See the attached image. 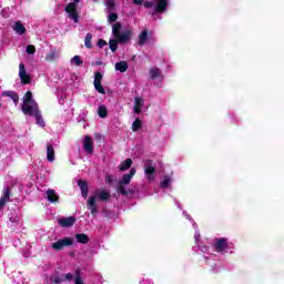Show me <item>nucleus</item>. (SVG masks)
I'll return each mask as SVG.
<instances>
[{"mask_svg":"<svg viewBox=\"0 0 284 284\" xmlns=\"http://www.w3.org/2000/svg\"><path fill=\"white\" fill-rule=\"evenodd\" d=\"M73 244H74V241L72 240V237H64L62 240H59L52 243L51 248L55 250V252H59L63 250V247H70V245H73Z\"/></svg>","mask_w":284,"mask_h":284,"instance_id":"nucleus-3","label":"nucleus"},{"mask_svg":"<svg viewBox=\"0 0 284 284\" xmlns=\"http://www.w3.org/2000/svg\"><path fill=\"white\" fill-rule=\"evenodd\" d=\"M37 103L34 99H32V91H27L23 97V104Z\"/></svg>","mask_w":284,"mask_h":284,"instance_id":"nucleus-26","label":"nucleus"},{"mask_svg":"<svg viewBox=\"0 0 284 284\" xmlns=\"http://www.w3.org/2000/svg\"><path fill=\"white\" fill-rule=\"evenodd\" d=\"M93 1H99V0H93Z\"/></svg>","mask_w":284,"mask_h":284,"instance_id":"nucleus-50","label":"nucleus"},{"mask_svg":"<svg viewBox=\"0 0 284 284\" xmlns=\"http://www.w3.org/2000/svg\"><path fill=\"white\" fill-rule=\"evenodd\" d=\"M77 223V217L69 216V217H60L58 220V224L60 227H72Z\"/></svg>","mask_w":284,"mask_h":284,"instance_id":"nucleus-10","label":"nucleus"},{"mask_svg":"<svg viewBox=\"0 0 284 284\" xmlns=\"http://www.w3.org/2000/svg\"><path fill=\"white\" fill-rule=\"evenodd\" d=\"M77 243H81L82 245H88L90 243V237L85 233L75 234Z\"/></svg>","mask_w":284,"mask_h":284,"instance_id":"nucleus-19","label":"nucleus"},{"mask_svg":"<svg viewBox=\"0 0 284 284\" xmlns=\"http://www.w3.org/2000/svg\"><path fill=\"white\" fill-rule=\"evenodd\" d=\"M138 45L143 47L148 43V39H150V31L148 29H144L139 36H138Z\"/></svg>","mask_w":284,"mask_h":284,"instance_id":"nucleus-14","label":"nucleus"},{"mask_svg":"<svg viewBox=\"0 0 284 284\" xmlns=\"http://www.w3.org/2000/svg\"><path fill=\"white\" fill-rule=\"evenodd\" d=\"M74 276H75V280H74L75 284H83V278H81V270L80 268H77L74 271Z\"/></svg>","mask_w":284,"mask_h":284,"instance_id":"nucleus-34","label":"nucleus"},{"mask_svg":"<svg viewBox=\"0 0 284 284\" xmlns=\"http://www.w3.org/2000/svg\"><path fill=\"white\" fill-rule=\"evenodd\" d=\"M64 12H67L69 19L75 23H79V11L77 10V3L67 4Z\"/></svg>","mask_w":284,"mask_h":284,"instance_id":"nucleus-4","label":"nucleus"},{"mask_svg":"<svg viewBox=\"0 0 284 284\" xmlns=\"http://www.w3.org/2000/svg\"><path fill=\"white\" fill-rule=\"evenodd\" d=\"M2 97H8L13 101L14 105H19V93L14 91H3Z\"/></svg>","mask_w":284,"mask_h":284,"instance_id":"nucleus-15","label":"nucleus"},{"mask_svg":"<svg viewBox=\"0 0 284 284\" xmlns=\"http://www.w3.org/2000/svg\"><path fill=\"white\" fill-rule=\"evenodd\" d=\"M116 41L119 43H128L132 39V30H125L124 32L116 36Z\"/></svg>","mask_w":284,"mask_h":284,"instance_id":"nucleus-12","label":"nucleus"},{"mask_svg":"<svg viewBox=\"0 0 284 284\" xmlns=\"http://www.w3.org/2000/svg\"><path fill=\"white\" fill-rule=\"evenodd\" d=\"M47 199L49 203H59V194L53 189L47 191Z\"/></svg>","mask_w":284,"mask_h":284,"instance_id":"nucleus-17","label":"nucleus"},{"mask_svg":"<svg viewBox=\"0 0 284 284\" xmlns=\"http://www.w3.org/2000/svg\"><path fill=\"white\" fill-rule=\"evenodd\" d=\"M12 30L20 36H23L26 33V26L21 23V21H16L12 26Z\"/></svg>","mask_w":284,"mask_h":284,"instance_id":"nucleus-18","label":"nucleus"},{"mask_svg":"<svg viewBox=\"0 0 284 284\" xmlns=\"http://www.w3.org/2000/svg\"><path fill=\"white\" fill-rule=\"evenodd\" d=\"M97 65H102V62H95Z\"/></svg>","mask_w":284,"mask_h":284,"instance_id":"nucleus-49","label":"nucleus"},{"mask_svg":"<svg viewBox=\"0 0 284 284\" xmlns=\"http://www.w3.org/2000/svg\"><path fill=\"white\" fill-rule=\"evenodd\" d=\"M97 92H99V94H105V89L103 88V85L101 83H95L93 84Z\"/></svg>","mask_w":284,"mask_h":284,"instance_id":"nucleus-38","label":"nucleus"},{"mask_svg":"<svg viewBox=\"0 0 284 284\" xmlns=\"http://www.w3.org/2000/svg\"><path fill=\"white\" fill-rule=\"evenodd\" d=\"M170 178H165L161 183H160V185H161V187H163V189H168V187H170Z\"/></svg>","mask_w":284,"mask_h":284,"instance_id":"nucleus-41","label":"nucleus"},{"mask_svg":"<svg viewBox=\"0 0 284 284\" xmlns=\"http://www.w3.org/2000/svg\"><path fill=\"white\" fill-rule=\"evenodd\" d=\"M19 78L21 79V83L23 85H28L32 82V77L26 72V64L23 63L19 64Z\"/></svg>","mask_w":284,"mask_h":284,"instance_id":"nucleus-8","label":"nucleus"},{"mask_svg":"<svg viewBox=\"0 0 284 284\" xmlns=\"http://www.w3.org/2000/svg\"><path fill=\"white\" fill-rule=\"evenodd\" d=\"M121 22H116L115 24H113L112 27V34L114 37V39H116V36H119L121 33Z\"/></svg>","mask_w":284,"mask_h":284,"instance_id":"nucleus-30","label":"nucleus"},{"mask_svg":"<svg viewBox=\"0 0 284 284\" xmlns=\"http://www.w3.org/2000/svg\"><path fill=\"white\" fill-rule=\"evenodd\" d=\"M59 59V54L57 53V49H51L49 53L45 55V61L52 62Z\"/></svg>","mask_w":284,"mask_h":284,"instance_id":"nucleus-22","label":"nucleus"},{"mask_svg":"<svg viewBox=\"0 0 284 284\" xmlns=\"http://www.w3.org/2000/svg\"><path fill=\"white\" fill-rule=\"evenodd\" d=\"M98 114L100 119H105L108 116V108L105 105H100L98 108Z\"/></svg>","mask_w":284,"mask_h":284,"instance_id":"nucleus-29","label":"nucleus"},{"mask_svg":"<svg viewBox=\"0 0 284 284\" xmlns=\"http://www.w3.org/2000/svg\"><path fill=\"white\" fill-rule=\"evenodd\" d=\"M144 174L148 179V181H152V176H154V174H156V163H154V161L152 160H144Z\"/></svg>","mask_w":284,"mask_h":284,"instance_id":"nucleus-2","label":"nucleus"},{"mask_svg":"<svg viewBox=\"0 0 284 284\" xmlns=\"http://www.w3.org/2000/svg\"><path fill=\"white\" fill-rule=\"evenodd\" d=\"M98 48H103L104 45H108V42L103 39H99L97 43Z\"/></svg>","mask_w":284,"mask_h":284,"instance_id":"nucleus-43","label":"nucleus"},{"mask_svg":"<svg viewBox=\"0 0 284 284\" xmlns=\"http://www.w3.org/2000/svg\"><path fill=\"white\" fill-rule=\"evenodd\" d=\"M213 247L215 252H217V254H223V252H225V250L230 247V244L227 243V237L215 239Z\"/></svg>","mask_w":284,"mask_h":284,"instance_id":"nucleus-6","label":"nucleus"},{"mask_svg":"<svg viewBox=\"0 0 284 284\" xmlns=\"http://www.w3.org/2000/svg\"><path fill=\"white\" fill-rule=\"evenodd\" d=\"M37 52V47L34 44L27 45V54H34Z\"/></svg>","mask_w":284,"mask_h":284,"instance_id":"nucleus-39","label":"nucleus"},{"mask_svg":"<svg viewBox=\"0 0 284 284\" xmlns=\"http://www.w3.org/2000/svg\"><path fill=\"white\" fill-rule=\"evenodd\" d=\"M115 70L118 72H128V62L126 61L116 62Z\"/></svg>","mask_w":284,"mask_h":284,"instance_id":"nucleus-25","label":"nucleus"},{"mask_svg":"<svg viewBox=\"0 0 284 284\" xmlns=\"http://www.w3.org/2000/svg\"><path fill=\"white\" fill-rule=\"evenodd\" d=\"M105 6H106L108 10H114V8L116 6V1L115 0H106Z\"/></svg>","mask_w":284,"mask_h":284,"instance_id":"nucleus-36","label":"nucleus"},{"mask_svg":"<svg viewBox=\"0 0 284 284\" xmlns=\"http://www.w3.org/2000/svg\"><path fill=\"white\" fill-rule=\"evenodd\" d=\"M132 168V159L128 158L126 160L122 161L119 165L120 172H125Z\"/></svg>","mask_w":284,"mask_h":284,"instance_id":"nucleus-20","label":"nucleus"},{"mask_svg":"<svg viewBox=\"0 0 284 284\" xmlns=\"http://www.w3.org/2000/svg\"><path fill=\"white\" fill-rule=\"evenodd\" d=\"M150 77L151 79L154 81V79H159V77H161V69L159 68H152L150 69Z\"/></svg>","mask_w":284,"mask_h":284,"instance_id":"nucleus-28","label":"nucleus"},{"mask_svg":"<svg viewBox=\"0 0 284 284\" xmlns=\"http://www.w3.org/2000/svg\"><path fill=\"white\" fill-rule=\"evenodd\" d=\"M47 159L50 163L54 161V146L52 144H47Z\"/></svg>","mask_w":284,"mask_h":284,"instance_id":"nucleus-23","label":"nucleus"},{"mask_svg":"<svg viewBox=\"0 0 284 284\" xmlns=\"http://www.w3.org/2000/svg\"><path fill=\"white\" fill-rule=\"evenodd\" d=\"M73 278H74V275H72V273H67L65 275H64V281H73Z\"/></svg>","mask_w":284,"mask_h":284,"instance_id":"nucleus-44","label":"nucleus"},{"mask_svg":"<svg viewBox=\"0 0 284 284\" xmlns=\"http://www.w3.org/2000/svg\"><path fill=\"white\" fill-rule=\"evenodd\" d=\"M83 150L88 152V154H94V141H92L90 135L84 136Z\"/></svg>","mask_w":284,"mask_h":284,"instance_id":"nucleus-9","label":"nucleus"},{"mask_svg":"<svg viewBox=\"0 0 284 284\" xmlns=\"http://www.w3.org/2000/svg\"><path fill=\"white\" fill-rule=\"evenodd\" d=\"M134 6H143V0H133Z\"/></svg>","mask_w":284,"mask_h":284,"instance_id":"nucleus-46","label":"nucleus"},{"mask_svg":"<svg viewBox=\"0 0 284 284\" xmlns=\"http://www.w3.org/2000/svg\"><path fill=\"white\" fill-rule=\"evenodd\" d=\"M141 108H143V99L135 98V102L133 105V111L135 112V114H141Z\"/></svg>","mask_w":284,"mask_h":284,"instance_id":"nucleus-21","label":"nucleus"},{"mask_svg":"<svg viewBox=\"0 0 284 284\" xmlns=\"http://www.w3.org/2000/svg\"><path fill=\"white\" fill-rule=\"evenodd\" d=\"M101 81H103V73L98 71V72L94 73L93 84L101 83Z\"/></svg>","mask_w":284,"mask_h":284,"instance_id":"nucleus-35","label":"nucleus"},{"mask_svg":"<svg viewBox=\"0 0 284 284\" xmlns=\"http://www.w3.org/2000/svg\"><path fill=\"white\" fill-rule=\"evenodd\" d=\"M81 0H73V2H69V3H75V6H78V3H80Z\"/></svg>","mask_w":284,"mask_h":284,"instance_id":"nucleus-48","label":"nucleus"},{"mask_svg":"<svg viewBox=\"0 0 284 284\" xmlns=\"http://www.w3.org/2000/svg\"><path fill=\"white\" fill-rule=\"evenodd\" d=\"M110 192L103 190L98 194V197L100 201H102V203H105V201H110Z\"/></svg>","mask_w":284,"mask_h":284,"instance_id":"nucleus-27","label":"nucleus"},{"mask_svg":"<svg viewBox=\"0 0 284 284\" xmlns=\"http://www.w3.org/2000/svg\"><path fill=\"white\" fill-rule=\"evenodd\" d=\"M21 110L26 116H34L40 111L39 103L22 104Z\"/></svg>","mask_w":284,"mask_h":284,"instance_id":"nucleus-5","label":"nucleus"},{"mask_svg":"<svg viewBox=\"0 0 284 284\" xmlns=\"http://www.w3.org/2000/svg\"><path fill=\"white\" fill-rule=\"evenodd\" d=\"M10 201V187H7L0 197V211L2 207H6V203H9Z\"/></svg>","mask_w":284,"mask_h":284,"instance_id":"nucleus-16","label":"nucleus"},{"mask_svg":"<svg viewBox=\"0 0 284 284\" xmlns=\"http://www.w3.org/2000/svg\"><path fill=\"white\" fill-rule=\"evenodd\" d=\"M78 186L81 190V195L83 199H88V193L90 192V186L88 185V181L85 180H78Z\"/></svg>","mask_w":284,"mask_h":284,"instance_id":"nucleus-11","label":"nucleus"},{"mask_svg":"<svg viewBox=\"0 0 284 284\" xmlns=\"http://www.w3.org/2000/svg\"><path fill=\"white\" fill-rule=\"evenodd\" d=\"M73 63H75V65H83V60H81L80 55H74L72 58Z\"/></svg>","mask_w":284,"mask_h":284,"instance_id":"nucleus-40","label":"nucleus"},{"mask_svg":"<svg viewBox=\"0 0 284 284\" xmlns=\"http://www.w3.org/2000/svg\"><path fill=\"white\" fill-rule=\"evenodd\" d=\"M51 283L60 284L63 283V280L61 277H50Z\"/></svg>","mask_w":284,"mask_h":284,"instance_id":"nucleus-42","label":"nucleus"},{"mask_svg":"<svg viewBox=\"0 0 284 284\" xmlns=\"http://www.w3.org/2000/svg\"><path fill=\"white\" fill-rule=\"evenodd\" d=\"M118 19H119V14L114 12L110 13L108 17L109 23H114V21H116Z\"/></svg>","mask_w":284,"mask_h":284,"instance_id":"nucleus-37","label":"nucleus"},{"mask_svg":"<svg viewBox=\"0 0 284 284\" xmlns=\"http://www.w3.org/2000/svg\"><path fill=\"white\" fill-rule=\"evenodd\" d=\"M134 174H136V169L132 168L128 174L122 175V180L118 183V194H122V196H128V194H130V190H126L125 185H130V181H132Z\"/></svg>","mask_w":284,"mask_h":284,"instance_id":"nucleus-1","label":"nucleus"},{"mask_svg":"<svg viewBox=\"0 0 284 284\" xmlns=\"http://www.w3.org/2000/svg\"><path fill=\"white\" fill-rule=\"evenodd\" d=\"M119 43L116 39H111L109 41V48L111 50V52H115L116 50H119Z\"/></svg>","mask_w":284,"mask_h":284,"instance_id":"nucleus-32","label":"nucleus"},{"mask_svg":"<svg viewBox=\"0 0 284 284\" xmlns=\"http://www.w3.org/2000/svg\"><path fill=\"white\" fill-rule=\"evenodd\" d=\"M84 45L88 50H92V33H87L84 38Z\"/></svg>","mask_w":284,"mask_h":284,"instance_id":"nucleus-31","label":"nucleus"},{"mask_svg":"<svg viewBox=\"0 0 284 284\" xmlns=\"http://www.w3.org/2000/svg\"><path fill=\"white\" fill-rule=\"evenodd\" d=\"M156 6L153 8V12L151 13L152 17L154 14H163L168 10V6L170 3V0H156Z\"/></svg>","mask_w":284,"mask_h":284,"instance_id":"nucleus-7","label":"nucleus"},{"mask_svg":"<svg viewBox=\"0 0 284 284\" xmlns=\"http://www.w3.org/2000/svg\"><path fill=\"white\" fill-rule=\"evenodd\" d=\"M88 210H90L91 214H97L99 212V207L97 206V197L90 196L87 202Z\"/></svg>","mask_w":284,"mask_h":284,"instance_id":"nucleus-13","label":"nucleus"},{"mask_svg":"<svg viewBox=\"0 0 284 284\" xmlns=\"http://www.w3.org/2000/svg\"><path fill=\"white\" fill-rule=\"evenodd\" d=\"M33 116L37 125H40V128H45V121L43 120V115H41V110L38 111Z\"/></svg>","mask_w":284,"mask_h":284,"instance_id":"nucleus-24","label":"nucleus"},{"mask_svg":"<svg viewBox=\"0 0 284 284\" xmlns=\"http://www.w3.org/2000/svg\"><path fill=\"white\" fill-rule=\"evenodd\" d=\"M113 179H112V175H108L106 176V183H109V184H111V183H113Z\"/></svg>","mask_w":284,"mask_h":284,"instance_id":"nucleus-47","label":"nucleus"},{"mask_svg":"<svg viewBox=\"0 0 284 284\" xmlns=\"http://www.w3.org/2000/svg\"><path fill=\"white\" fill-rule=\"evenodd\" d=\"M143 6H144V8H152L153 6H154V2H152V1H146V2H144L143 3Z\"/></svg>","mask_w":284,"mask_h":284,"instance_id":"nucleus-45","label":"nucleus"},{"mask_svg":"<svg viewBox=\"0 0 284 284\" xmlns=\"http://www.w3.org/2000/svg\"><path fill=\"white\" fill-rule=\"evenodd\" d=\"M141 128H143V122H141V120L136 119L132 124V131L139 132V130H141Z\"/></svg>","mask_w":284,"mask_h":284,"instance_id":"nucleus-33","label":"nucleus"}]
</instances>
